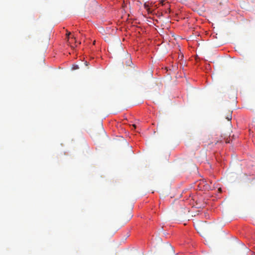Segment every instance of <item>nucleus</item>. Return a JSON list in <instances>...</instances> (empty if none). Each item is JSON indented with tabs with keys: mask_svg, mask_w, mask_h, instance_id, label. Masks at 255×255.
Instances as JSON below:
<instances>
[{
	"mask_svg": "<svg viewBox=\"0 0 255 255\" xmlns=\"http://www.w3.org/2000/svg\"><path fill=\"white\" fill-rule=\"evenodd\" d=\"M70 34H71V33H70V32H68V33H67V37H68V38H69V35H70Z\"/></svg>",
	"mask_w": 255,
	"mask_h": 255,
	"instance_id": "5",
	"label": "nucleus"
},
{
	"mask_svg": "<svg viewBox=\"0 0 255 255\" xmlns=\"http://www.w3.org/2000/svg\"><path fill=\"white\" fill-rule=\"evenodd\" d=\"M85 64L86 66H88V62H87V61H86V62H85Z\"/></svg>",
	"mask_w": 255,
	"mask_h": 255,
	"instance_id": "6",
	"label": "nucleus"
},
{
	"mask_svg": "<svg viewBox=\"0 0 255 255\" xmlns=\"http://www.w3.org/2000/svg\"><path fill=\"white\" fill-rule=\"evenodd\" d=\"M123 63H125L127 66H130V64L132 63L130 57L128 56L126 59H125V61H124Z\"/></svg>",
	"mask_w": 255,
	"mask_h": 255,
	"instance_id": "3",
	"label": "nucleus"
},
{
	"mask_svg": "<svg viewBox=\"0 0 255 255\" xmlns=\"http://www.w3.org/2000/svg\"><path fill=\"white\" fill-rule=\"evenodd\" d=\"M132 126H133L134 128H135V125H132Z\"/></svg>",
	"mask_w": 255,
	"mask_h": 255,
	"instance_id": "7",
	"label": "nucleus"
},
{
	"mask_svg": "<svg viewBox=\"0 0 255 255\" xmlns=\"http://www.w3.org/2000/svg\"><path fill=\"white\" fill-rule=\"evenodd\" d=\"M160 3L162 5H165V6L166 7H167V9L165 11V13H170V5H169V4L168 3V2H164V0H161L160 1Z\"/></svg>",
	"mask_w": 255,
	"mask_h": 255,
	"instance_id": "1",
	"label": "nucleus"
},
{
	"mask_svg": "<svg viewBox=\"0 0 255 255\" xmlns=\"http://www.w3.org/2000/svg\"><path fill=\"white\" fill-rule=\"evenodd\" d=\"M72 68H73V69H74V70H76V69H79V66H78V65H73V66Z\"/></svg>",
	"mask_w": 255,
	"mask_h": 255,
	"instance_id": "4",
	"label": "nucleus"
},
{
	"mask_svg": "<svg viewBox=\"0 0 255 255\" xmlns=\"http://www.w3.org/2000/svg\"><path fill=\"white\" fill-rule=\"evenodd\" d=\"M232 111H228L227 112V113L226 116V119L229 121H231L232 118Z\"/></svg>",
	"mask_w": 255,
	"mask_h": 255,
	"instance_id": "2",
	"label": "nucleus"
}]
</instances>
